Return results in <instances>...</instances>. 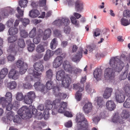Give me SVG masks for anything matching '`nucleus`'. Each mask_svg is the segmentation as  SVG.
<instances>
[{
    "label": "nucleus",
    "mask_w": 130,
    "mask_h": 130,
    "mask_svg": "<svg viewBox=\"0 0 130 130\" xmlns=\"http://www.w3.org/2000/svg\"><path fill=\"white\" fill-rule=\"evenodd\" d=\"M119 57H113L110 60L109 64L112 68H108L105 71L104 80L105 82H110L114 79L115 72L121 71L124 66L123 62L119 59Z\"/></svg>",
    "instance_id": "f257e3e1"
},
{
    "label": "nucleus",
    "mask_w": 130,
    "mask_h": 130,
    "mask_svg": "<svg viewBox=\"0 0 130 130\" xmlns=\"http://www.w3.org/2000/svg\"><path fill=\"white\" fill-rule=\"evenodd\" d=\"M76 121L77 124L75 126V130H88V122L83 114L78 113Z\"/></svg>",
    "instance_id": "f03ea898"
},
{
    "label": "nucleus",
    "mask_w": 130,
    "mask_h": 130,
    "mask_svg": "<svg viewBox=\"0 0 130 130\" xmlns=\"http://www.w3.org/2000/svg\"><path fill=\"white\" fill-rule=\"evenodd\" d=\"M70 23L69 19L67 17L62 18L55 20L53 23L54 25L60 26H64V31L65 33L68 34L70 33V27L68 26Z\"/></svg>",
    "instance_id": "7ed1b4c3"
},
{
    "label": "nucleus",
    "mask_w": 130,
    "mask_h": 130,
    "mask_svg": "<svg viewBox=\"0 0 130 130\" xmlns=\"http://www.w3.org/2000/svg\"><path fill=\"white\" fill-rule=\"evenodd\" d=\"M18 114L24 119H29L31 117V114L30 107L23 106L18 111Z\"/></svg>",
    "instance_id": "20e7f679"
},
{
    "label": "nucleus",
    "mask_w": 130,
    "mask_h": 130,
    "mask_svg": "<svg viewBox=\"0 0 130 130\" xmlns=\"http://www.w3.org/2000/svg\"><path fill=\"white\" fill-rule=\"evenodd\" d=\"M124 91L126 95L128 96L123 104V106L126 108H130V85H126L124 87Z\"/></svg>",
    "instance_id": "39448f33"
},
{
    "label": "nucleus",
    "mask_w": 130,
    "mask_h": 130,
    "mask_svg": "<svg viewBox=\"0 0 130 130\" xmlns=\"http://www.w3.org/2000/svg\"><path fill=\"white\" fill-rule=\"evenodd\" d=\"M14 12V9L10 7H7L2 9L1 11L0 12V21L1 20V17L4 18L8 17L9 14H13Z\"/></svg>",
    "instance_id": "423d86ee"
},
{
    "label": "nucleus",
    "mask_w": 130,
    "mask_h": 130,
    "mask_svg": "<svg viewBox=\"0 0 130 130\" xmlns=\"http://www.w3.org/2000/svg\"><path fill=\"white\" fill-rule=\"evenodd\" d=\"M16 66L20 69V73L22 75L25 73L27 69V64H24L22 59H18L16 63Z\"/></svg>",
    "instance_id": "0eeeda50"
},
{
    "label": "nucleus",
    "mask_w": 130,
    "mask_h": 130,
    "mask_svg": "<svg viewBox=\"0 0 130 130\" xmlns=\"http://www.w3.org/2000/svg\"><path fill=\"white\" fill-rule=\"evenodd\" d=\"M35 97V94L34 91H30L27 93L24 96V101L26 104L32 103L33 99Z\"/></svg>",
    "instance_id": "6e6552de"
},
{
    "label": "nucleus",
    "mask_w": 130,
    "mask_h": 130,
    "mask_svg": "<svg viewBox=\"0 0 130 130\" xmlns=\"http://www.w3.org/2000/svg\"><path fill=\"white\" fill-rule=\"evenodd\" d=\"M125 97L124 92L119 90L116 91L115 93V98L117 102L119 103L123 102L125 100Z\"/></svg>",
    "instance_id": "1a4fd4ad"
},
{
    "label": "nucleus",
    "mask_w": 130,
    "mask_h": 130,
    "mask_svg": "<svg viewBox=\"0 0 130 130\" xmlns=\"http://www.w3.org/2000/svg\"><path fill=\"white\" fill-rule=\"evenodd\" d=\"M63 67L65 70L70 74L73 73L74 67L67 60L64 61L62 64Z\"/></svg>",
    "instance_id": "9d476101"
},
{
    "label": "nucleus",
    "mask_w": 130,
    "mask_h": 130,
    "mask_svg": "<svg viewBox=\"0 0 130 130\" xmlns=\"http://www.w3.org/2000/svg\"><path fill=\"white\" fill-rule=\"evenodd\" d=\"M70 76V75L67 74L61 80L62 85L63 87L67 88L69 87L71 82Z\"/></svg>",
    "instance_id": "9b49d317"
},
{
    "label": "nucleus",
    "mask_w": 130,
    "mask_h": 130,
    "mask_svg": "<svg viewBox=\"0 0 130 130\" xmlns=\"http://www.w3.org/2000/svg\"><path fill=\"white\" fill-rule=\"evenodd\" d=\"M19 76L18 72L14 69H12L10 71L8 74L9 77L14 80L18 79Z\"/></svg>",
    "instance_id": "f8f14e48"
},
{
    "label": "nucleus",
    "mask_w": 130,
    "mask_h": 130,
    "mask_svg": "<svg viewBox=\"0 0 130 130\" xmlns=\"http://www.w3.org/2000/svg\"><path fill=\"white\" fill-rule=\"evenodd\" d=\"M63 59V57L61 56H57L53 61V67L56 68L59 67L62 64Z\"/></svg>",
    "instance_id": "ddd939ff"
},
{
    "label": "nucleus",
    "mask_w": 130,
    "mask_h": 130,
    "mask_svg": "<svg viewBox=\"0 0 130 130\" xmlns=\"http://www.w3.org/2000/svg\"><path fill=\"white\" fill-rule=\"evenodd\" d=\"M1 104L4 107H6V109L7 110L10 111L12 108V104L11 103L7 104L6 102H8L5 100L4 97H2L0 99Z\"/></svg>",
    "instance_id": "4468645a"
},
{
    "label": "nucleus",
    "mask_w": 130,
    "mask_h": 130,
    "mask_svg": "<svg viewBox=\"0 0 130 130\" xmlns=\"http://www.w3.org/2000/svg\"><path fill=\"white\" fill-rule=\"evenodd\" d=\"M35 89L37 90H39L45 93L47 92V90L45 88L44 85L41 84L39 82H37L34 85Z\"/></svg>",
    "instance_id": "2eb2a0df"
},
{
    "label": "nucleus",
    "mask_w": 130,
    "mask_h": 130,
    "mask_svg": "<svg viewBox=\"0 0 130 130\" xmlns=\"http://www.w3.org/2000/svg\"><path fill=\"white\" fill-rule=\"evenodd\" d=\"M67 96L66 94L63 93H60L58 94V96L56 97L58 98H56V100L53 101L55 105H57V106L60 104V100L61 99H65Z\"/></svg>",
    "instance_id": "dca6fc26"
},
{
    "label": "nucleus",
    "mask_w": 130,
    "mask_h": 130,
    "mask_svg": "<svg viewBox=\"0 0 130 130\" xmlns=\"http://www.w3.org/2000/svg\"><path fill=\"white\" fill-rule=\"evenodd\" d=\"M84 8L83 3L82 0H77L75 3V9L78 12L81 11Z\"/></svg>",
    "instance_id": "f3484780"
},
{
    "label": "nucleus",
    "mask_w": 130,
    "mask_h": 130,
    "mask_svg": "<svg viewBox=\"0 0 130 130\" xmlns=\"http://www.w3.org/2000/svg\"><path fill=\"white\" fill-rule=\"evenodd\" d=\"M83 51V49L81 48L79 51H78V52L77 53V54L72 57V60L76 63L78 62L82 57V51Z\"/></svg>",
    "instance_id": "a211bd4d"
},
{
    "label": "nucleus",
    "mask_w": 130,
    "mask_h": 130,
    "mask_svg": "<svg viewBox=\"0 0 130 130\" xmlns=\"http://www.w3.org/2000/svg\"><path fill=\"white\" fill-rule=\"evenodd\" d=\"M43 35V30L39 29L38 32V35L33 39V41L35 44H38L39 43L41 40V38Z\"/></svg>",
    "instance_id": "6ab92c4d"
},
{
    "label": "nucleus",
    "mask_w": 130,
    "mask_h": 130,
    "mask_svg": "<svg viewBox=\"0 0 130 130\" xmlns=\"http://www.w3.org/2000/svg\"><path fill=\"white\" fill-rule=\"evenodd\" d=\"M29 74L32 75L33 77L34 78H37L38 80H40V78L41 73L40 72L39 73L38 72L35 71L31 68H30L28 69V71Z\"/></svg>",
    "instance_id": "aec40b11"
},
{
    "label": "nucleus",
    "mask_w": 130,
    "mask_h": 130,
    "mask_svg": "<svg viewBox=\"0 0 130 130\" xmlns=\"http://www.w3.org/2000/svg\"><path fill=\"white\" fill-rule=\"evenodd\" d=\"M92 108V103L89 102L86 103L83 107V109L84 112L86 113H88L91 111Z\"/></svg>",
    "instance_id": "412c9836"
},
{
    "label": "nucleus",
    "mask_w": 130,
    "mask_h": 130,
    "mask_svg": "<svg viewBox=\"0 0 130 130\" xmlns=\"http://www.w3.org/2000/svg\"><path fill=\"white\" fill-rule=\"evenodd\" d=\"M112 89L111 88L106 87L103 95V98L106 99L110 97L112 92Z\"/></svg>",
    "instance_id": "4be33fe9"
},
{
    "label": "nucleus",
    "mask_w": 130,
    "mask_h": 130,
    "mask_svg": "<svg viewBox=\"0 0 130 130\" xmlns=\"http://www.w3.org/2000/svg\"><path fill=\"white\" fill-rule=\"evenodd\" d=\"M106 106L107 109L110 111L114 110L116 107L114 102L111 100L108 101L107 102Z\"/></svg>",
    "instance_id": "5701e85b"
},
{
    "label": "nucleus",
    "mask_w": 130,
    "mask_h": 130,
    "mask_svg": "<svg viewBox=\"0 0 130 130\" xmlns=\"http://www.w3.org/2000/svg\"><path fill=\"white\" fill-rule=\"evenodd\" d=\"M102 70L100 68H97L93 72L94 77L98 80L100 79L102 75Z\"/></svg>",
    "instance_id": "b1692460"
},
{
    "label": "nucleus",
    "mask_w": 130,
    "mask_h": 130,
    "mask_svg": "<svg viewBox=\"0 0 130 130\" xmlns=\"http://www.w3.org/2000/svg\"><path fill=\"white\" fill-rule=\"evenodd\" d=\"M65 76V72L63 70H61L57 72L56 76L57 79L58 81L61 80L63 77H66Z\"/></svg>",
    "instance_id": "393cba45"
},
{
    "label": "nucleus",
    "mask_w": 130,
    "mask_h": 130,
    "mask_svg": "<svg viewBox=\"0 0 130 130\" xmlns=\"http://www.w3.org/2000/svg\"><path fill=\"white\" fill-rule=\"evenodd\" d=\"M112 121L113 122L120 124L123 123L124 122V120L121 119L118 114H115L114 115L112 119Z\"/></svg>",
    "instance_id": "a878e982"
},
{
    "label": "nucleus",
    "mask_w": 130,
    "mask_h": 130,
    "mask_svg": "<svg viewBox=\"0 0 130 130\" xmlns=\"http://www.w3.org/2000/svg\"><path fill=\"white\" fill-rule=\"evenodd\" d=\"M45 105L46 108L49 110L51 109L52 108L53 106H54V108H56L58 107L57 105H55L54 103L53 102H52L50 100H47L46 101Z\"/></svg>",
    "instance_id": "bb28decb"
},
{
    "label": "nucleus",
    "mask_w": 130,
    "mask_h": 130,
    "mask_svg": "<svg viewBox=\"0 0 130 130\" xmlns=\"http://www.w3.org/2000/svg\"><path fill=\"white\" fill-rule=\"evenodd\" d=\"M59 106H60V107L58 110V112L60 113H63L65 111V109L66 108L67 106V103L66 102H63L61 103H60L59 105H58V107L56 108H58Z\"/></svg>",
    "instance_id": "cd10ccee"
},
{
    "label": "nucleus",
    "mask_w": 130,
    "mask_h": 130,
    "mask_svg": "<svg viewBox=\"0 0 130 130\" xmlns=\"http://www.w3.org/2000/svg\"><path fill=\"white\" fill-rule=\"evenodd\" d=\"M54 54L52 51L49 50H47L44 57V60L45 61L48 60L53 56Z\"/></svg>",
    "instance_id": "c85d7f7f"
},
{
    "label": "nucleus",
    "mask_w": 130,
    "mask_h": 130,
    "mask_svg": "<svg viewBox=\"0 0 130 130\" xmlns=\"http://www.w3.org/2000/svg\"><path fill=\"white\" fill-rule=\"evenodd\" d=\"M40 12L36 9H32L29 12V16L31 18H35L40 14Z\"/></svg>",
    "instance_id": "c756f323"
},
{
    "label": "nucleus",
    "mask_w": 130,
    "mask_h": 130,
    "mask_svg": "<svg viewBox=\"0 0 130 130\" xmlns=\"http://www.w3.org/2000/svg\"><path fill=\"white\" fill-rule=\"evenodd\" d=\"M51 35V31L50 28L46 29L43 32V39L46 40L50 37Z\"/></svg>",
    "instance_id": "7c9ffc66"
},
{
    "label": "nucleus",
    "mask_w": 130,
    "mask_h": 130,
    "mask_svg": "<svg viewBox=\"0 0 130 130\" xmlns=\"http://www.w3.org/2000/svg\"><path fill=\"white\" fill-rule=\"evenodd\" d=\"M33 66L35 70L39 72H42L44 70L43 66L41 63L36 62L34 64Z\"/></svg>",
    "instance_id": "2f4dec72"
},
{
    "label": "nucleus",
    "mask_w": 130,
    "mask_h": 130,
    "mask_svg": "<svg viewBox=\"0 0 130 130\" xmlns=\"http://www.w3.org/2000/svg\"><path fill=\"white\" fill-rule=\"evenodd\" d=\"M47 45V43H45V44L44 45H42L41 44H39L37 45L36 49V51L38 53H40L44 52L45 51V46H46Z\"/></svg>",
    "instance_id": "473e14b6"
},
{
    "label": "nucleus",
    "mask_w": 130,
    "mask_h": 130,
    "mask_svg": "<svg viewBox=\"0 0 130 130\" xmlns=\"http://www.w3.org/2000/svg\"><path fill=\"white\" fill-rule=\"evenodd\" d=\"M18 51L17 48L15 47V45L13 43H11L7 49V51L8 52L11 53H14L15 54Z\"/></svg>",
    "instance_id": "72a5a7b5"
},
{
    "label": "nucleus",
    "mask_w": 130,
    "mask_h": 130,
    "mask_svg": "<svg viewBox=\"0 0 130 130\" xmlns=\"http://www.w3.org/2000/svg\"><path fill=\"white\" fill-rule=\"evenodd\" d=\"M94 101H96L98 105L100 107H102L104 104L103 98L100 97H97L95 98Z\"/></svg>",
    "instance_id": "f704fd0d"
},
{
    "label": "nucleus",
    "mask_w": 130,
    "mask_h": 130,
    "mask_svg": "<svg viewBox=\"0 0 130 130\" xmlns=\"http://www.w3.org/2000/svg\"><path fill=\"white\" fill-rule=\"evenodd\" d=\"M8 72V70L7 68H4L2 69L0 73V78L3 79L7 74Z\"/></svg>",
    "instance_id": "c9c22d12"
},
{
    "label": "nucleus",
    "mask_w": 130,
    "mask_h": 130,
    "mask_svg": "<svg viewBox=\"0 0 130 130\" xmlns=\"http://www.w3.org/2000/svg\"><path fill=\"white\" fill-rule=\"evenodd\" d=\"M12 95L11 92H8L6 93L5 95V100L7 102L6 103L8 104L9 103H11L12 101Z\"/></svg>",
    "instance_id": "e433bc0d"
},
{
    "label": "nucleus",
    "mask_w": 130,
    "mask_h": 130,
    "mask_svg": "<svg viewBox=\"0 0 130 130\" xmlns=\"http://www.w3.org/2000/svg\"><path fill=\"white\" fill-rule=\"evenodd\" d=\"M121 116L123 119H126L129 117L130 113L128 111L126 110H124L121 113Z\"/></svg>",
    "instance_id": "4c0bfd02"
},
{
    "label": "nucleus",
    "mask_w": 130,
    "mask_h": 130,
    "mask_svg": "<svg viewBox=\"0 0 130 130\" xmlns=\"http://www.w3.org/2000/svg\"><path fill=\"white\" fill-rule=\"evenodd\" d=\"M18 32L17 28L15 27L10 28L9 29L8 32L10 35H13L16 34Z\"/></svg>",
    "instance_id": "58836bf2"
},
{
    "label": "nucleus",
    "mask_w": 130,
    "mask_h": 130,
    "mask_svg": "<svg viewBox=\"0 0 130 130\" xmlns=\"http://www.w3.org/2000/svg\"><path fill=\"white\" fill-rule=\"evenodd\" d=\"M58 42L56 38H54L52 40L50 43V47L52 50L55 49L57 45Z\"/></svg>",
    "instance_id": "ea45409f"
},
{
    "label": "nucleus",
    "mask_w": 130,
    "mask_h": 130,
    "mask_svg": "<svg viewBox=\"0 0 130 130\" xmlns=\"http://www.w3.org/2000/svg\"><path fill=\"white\" fill-rule=\"evenodd\" d=\"M52 89L53 93L56 97L58 96V94L60 93L59 92L60 87L58 85L56 86H54Z\"/></svg>",
    "instance_id": "a19ab883"
},
{
    "label": "nucleus",
    "mask_w": 130,
    "mask_h": 130,
    "mask_svg": "<svg viewBox=\"0 0 130 130\" xmlns=\"http://www.w3.org/2000/svg\"><path fill=\"white\" fill-rule=\"evenodd\" d=\"M28 3L27 0H20L19 4L21 8H25L27 7Z\"/></svg>",
    "instance_id": "79ce46f5"
},
{
    "label": "nucleus",
    "mask_w": 130,
    "mask_h": 130,
    "mask_svg": "<svg viewBox=\"0 0 130 130\" xmlns=\"http://www.w3.org/2000/svg\"><path fill=\"white\" fill-rule=\"evenodd\" d=\"M121 24L124 26H126L129 25L130 22L128 20L124 18H122L120 20Z\"/></svg>",
    "instance_id": "37998d69"
},
{
    "label": "nucleus",
    "mask_w": 130,
    "mask_h": 130,
    "mask_svg": "<svg viewBox=\"0 0 130 130\" xmlns=\"http://www.w3.org/2000/svg\"><path fill=\"white\" fill-rule=\"evenodd\" d=\"M17 10L19 15L17 14L16 15V17L18 19H22V16L23 15V11L21 10V9L19 7H17Z\"/></svg>",
    "instance_id": "c03bdc74"
},
{
    "label": "nucleus",
    "mask_w": 130,
    "mask_h": 130,
    "mask_svg": "<svg viewBox=\"0 0 130 130\" xmlns=\"http://www.w3.org/2000/svg\"><path fill=\"white\" fill-rule=\"evenodd\" d=\"M18 46L21 48H24L25 46V44L23 39L22 38H19L18 40Z\"/></svg>",
    "instance_id": "a18cd8bd"
},
{
    "label": "nucleus",
    "mask_w": 130,
    "mask_h": 130,
    "mask_svg": "<svg viewBox=\"0 0 130 130\" xmlns=\"http://www.w3.org/2000/svg\"><path fill=\"white\" fill-rule=\"evenodd\" d=\"M54 86L53 82L51 80L47 82L45 85L46 88L49 90L52 89Z\"/></svg>",
    "instance_id": "49530a36"
},
{
    "label": "nucleus",
    "mask_w": 130,
    "mask_h": 130,
    "mask_svg": "<svg viewBox=\"0 0 130 130\" xmlns=\"http://www.w3.org/2000/svg\"><path fill=\"white\" fill-rule=\"evenodd\" d=\"M46 76L47 78L49 79H51L53 76V72L52 70L51 69H49L46 72Z\"/></svg>",
    "instance_id": "de8ad7c7"
},
{
    "label": "nucleus",
    "mask_w": 130,
    "mask_h": 130,
    "mask_svg": "<svg viewBox=\"0 0 130 130\" xmlns=\"http://www.w3.org/2000/svg\"><path fill=\"white\" fill-rule=\"evenodd\" d=\"M14 115V113L12 111H10L7 113V120H9L10 121H12L13 119V118Z\"/></svg>",
    "instance_id": "09e8293b"
},
{
    "label": "nucleus",
    "mask_w": 130,
    "mask_h": 130,
    "mask_svg": "<svg viewBox=\"0 0 130 130\" xmlns=\"http://www.w3.org/2000/svg\"><path fill=\"white\" fill-rule=\"evenodd\" d=\"M73 89L75 90H79L78 91H79L80 92L82 91L84 89L83 87H80V84L79 83L73 84Z\"/></svg>",
    "instance_id": "8fccbe9b"
},
{
    "label": "nucleus",
    "mask_w": 130,
    "mask_h": 130,
    "mask_svg": "<svg viewBox=\"0 0 130 130\" xmlns=\"http://www.w3.org/2000/svg\"><path fill=\"white\" fill-rule=\"evenodd\" d=\"M70 18L72 24H74L76 27H78L79 26V21L76 20L75 17L72 16L70 17Z\"/></svg>",
    "instance_id": "3c124183"
},
{
    "label": "nucleus",
    "mask_w": 130,
    "mask_h": 130,
    "mask_svg": "<svg viewBox=\"0 0 130 130\" xmlns=\"http://www.w3.org/2000/svg\"><path fill=\"white\" fill-rule=\"evenodd\" d=\"M128 71V68L127 67L126 68L125 71L124 72L123 74L120 75V78L121 80L124 79L127 77Z\"/></svg>",
    "instance_id": "603ef678"
},
{
    "label": "nucleus",
    "mask_w": 130,
    "mask_h": 130,
    "mask_svg": "<svg viewBox=\"0 0 130 130\" xmlns=\"http://www.w3.org/2000/svg\"><path fill=\"white\" fill-rule=\"evenodd\" d=\"M53 33L56 37L59 38L60 39H62V35L60 31L57 29L55 30L54 31Z\"/></svg>",
    "instance_id": "864d4df0"
},
{
    "label": "nucleus",
    "mask_w": 130,
    "mask_h": 130,
    "mask_svg": "<svg viewBox=\"0 0 130 130\" xmlns=\"http://www.w3.org/2000/svg\"><path fill=\"white\" fill-rule=\"evenodd\" d=\"M36 28L34 27L29 32V36L30 38H33L36 35Z\"/></svg>",
    "instance_id": "5fc2aeb1"
},
{
    "label": "nucleus",
    "mask_w": 130,
    "mask_h": 130,
    "mask_svg": "<svg viewBox=\"0 0 130 130\" xmlns=\"http://www.w3.org/2000/svg\"><path fill=\"white\" fill-rule=\"evenodd\" d=\"M8 86L10 89H12L15 88L17 86V84L15 81L10 82L8 84Z\"/></svg>",
    "instance_id": "6e6d98bb"
},
{
    "label": "nucleus",
    "mask_w": 130,
    "mask_h": 130,
    "mask_svg": "<svg viewBox=\"0 0 130 130\" xmlns=\"http://www.w3.org/2000/svg\"><path fill=\"white\" fill-rule=\"evenodd\" d=\"M24 96L21 92H18L16 94V99L18 101L22 100L24 99Z\"/></svg>",
    "instance_id": "4d7b16f0"
},
{
    "label": "nucleus",
    "mask_w": 130,
    "mask_h": 130,
    "mask_svg": "<svg viewBox=\"0 0 130 130\" xmlns=\"http://www.w3.org/2000/svg\"><path fill=\"white\" fill-rule=\"evenodd\" d=\"M89 86L88 85H87L86 87V89L87 92L89 93H91L90 94L91 96H92V93L94 92H95L96 91L93 89L89 88Z\"/></svg>",
    "instance_id": "13d9d810"
},
{
    "label": "nucleus",
    "mask_w": 130,
    "mask_h": 130,
    "mask_svg": "<svg viewBox=\"0 0 130 130\" xmlns=\"http://www.w3.org/2000/svg\"><path fill=\"white\" fill-rule=\"evenodd\" d=\"M80 91H77L75 94V98L77 100L80 101L82 98V94Z\"/></svg>",
    "instance_id": "bf43d9fd"
},
{
    "label": "nucleus",
    "mask_w": 130,
    "mask_h": 130,
    "mask_svg": "<svg viewBox=\"0 0 130 130\" xmlns=\"http://www.w3.org/2000/svg\"><path fill=\"white\" fill-rule=\"evenodd\" d=\"M20 35L21 37L24 38L28 36V34L25 30H22L20 31Z\"/></svg>",
    "instance_id": "052dcab7"
},
{
    "label": "nucleus",
    "mask_w": 130,
    "mask_h": 130,
    "mask_svg": "<svg viewBox=\"0 0 130 130\" xmlns=\"http://www.w3.org/2000/svg\"><path fill=\"white\" fill-rule=\"evenodd\" d=\"M42 57V55L41 54L39 53L36 54L32 56V57L35 61L41 58Z\"/></svg>",
    "instance_id": "680f3d73"
},
{
    "label": "nucleus",
    "mask_w": 130,
    "mask_h": 130,
    "mask_svg": "<svg viewBox=\"0 0 130 130\" xmlns=\"http://www.w3.org/2000/svg\"><path fill=\"white\" fill-rule=\"evenodd\" d=\"M12 105V109L14 110H16L18 108L20 105L18 101H15L14 102Z\"/></svg>",
    "instance_id": "e2e57ef3"
},
{
    "label": "nucleus",
    "mask_w": 130,
    "mask_h": 130,
    "mask_svg": "<svg viewBox=\"0 0 130 130\" xmlns=\"http://www.w3.org/2000/svg\"><path fill=\"white\" fill-rule=\"evenodd\" d=\"M13 120L14 122L18 123L21 122V119L18 115H16L14 116Z\"/></svg>",
    "instance_id": "0e129e2a"
},
{
    "label": "nucleus",
    "mask_w": 130,
    "mask_h": 130,
    "mask_svg": "<svg viewBox=\"0 0 130 130\" xmlns=\"http://www.w3.org/2000/svg\"><path fill=\"white\" fill-rule=\"evenodd\" d=\"M17 39V36H12L10 37H9L8 38V42L10 43H12L15 41Z\"/></svg>",
    "instance_id": "69168bd1"
},
{
    "label": "nucleus",
    "mask_w": 130,
    "mask_h": 130,
    "mask_svg": "<svg viewBox=\"0 0 130 130\" xmlns=\"http://www.w3.org/2000/svg\"><path fill=\"white\" fill-rule=\"evenodd\" d=\"M22 22L23 26L25 27L29 23L30 21L29 19L25 18L22 20Z\"/></svg>",
    "instance_id": "338daca9"
},
{
    "label": "nucleus",
    "mask_w": 130,
    "mask_h": 130,
    "mask_svg": "<svg viewBox=\"0 0 130 130\" xmlns=\"http://www.w3.org/2000/svg\"><path fill=\"white\" fill-rule=\"evenodd\" d=\"M123 15L124 17H130V11L129 10H125L123 12Z\"/></svg>",
    "instance_id": "774afa93"
}]
</instances>
